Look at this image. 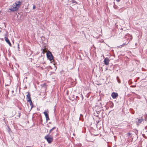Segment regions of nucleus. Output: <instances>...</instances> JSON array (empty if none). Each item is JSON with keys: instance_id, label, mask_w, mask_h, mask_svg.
Instances as JSON below:
<instances>
[{"instance_id": "obj_1", "label": "nucleus", "mask_w": 147, "mask_h": 147, "mask_svg": "<svg viewBox=\"0 0 147 147\" xmlns=\"http://www.w3.org/2000/svg\"><path fill=\"white\" fill-rule=\"evenodd\" d=\"M22 3V2L16 1L12 5L10 6L9 10L12 12L17 11L21 5Z\"/></svg>"}, {"instance_id": "obj_2", "label": "nucleus", "mask_w": 147, "mask_h": 147, "mask_svg": "<svg viewBox=\"0 0 147 147\" xmlns=\"http://www.w3.org/2000/svg\"><path fill=\"white\" fill-rule=\"evenodd\" d=\"M50 135L48 134L45 137V138L46 139L49 143H51L53 141L52 137H50Z\"/></svg>"}, {"instance_id": "obj_3", "label": "nucleus", "mask_w": 147, "mask_h": 147, "mask_svg": "<svg viewBox=\"0 0 147 147\" xmlns=\"http://www.w3.org/2000/svg\"><path fill=\"white\" fill-rule=\"evenodd\" d=\"M47 57L50 61L53 59V57L51 52L48 51L47 53Z\"/></svg>"}, {"instance_id": "obj_4", "label": "nucleus", "mask_w": 147, "mask_h": 147, "mask_svg": "<svg viewBox=\"0 0 147 147\" xmlns=\"http://www.w3.org/2000/svg\"><path fill=\"white\" fill-rule=\"evenodd\" d=\"M49 112L48 111H45L43 113L45 115L47 121L49 120Z\"/></svg>"}, {"instance_id": "obj_5", "label": "nucleus", "mask_w": 147, "mask_h": 147, "mask_svg": "<svg viewBox=\"0 0 147 147\" xmlns=\"http://www.w3.org/2000/svg\"><path fill=\"white\" fill-rule=\"evenodd\" d=\"M110 61V60L108 58H105L103 61L104 64L107 65H109Z\"/></svg>"}, {"instance_id": "obj_6", "label": "nucleus", "mask_w": 147, "mask_h": 147, "mask_svg": "<svg viewBox=\"0 0 147 147\" xmlns=\"http://www.w3.org/2000/svg\"><path fill=\"white\" fill-rule=\"evenodd\" d=\"M111 95L113 98L115 99L118 96V95L117 93L113 92L112 93Z\"/></svg>"}, {"instance_id": "obj_7", "label": "nucleus", "mask_w": 147, "mask_h": 147, "mask_svg": "<svg viewBox=\"0 0 147 147\" xmlns=\"http://www.w3.org/2000/svg\"><path fill=\"white\" fill-rule=\"evenodd\" d=\"M26 99L27 101H30L31 99L30 95L29 92L28 93V94L26 95Z\"/></svg>"}, {"instance_id": "obj_8", "label": "nucleus", "mask_w": 147, "mask_h": 147, "mask_svg": "<svg viewBox=\"0 0 147 147\" xmlns=\"http://www.w3.org/2000/svg\"><path fill=\"white\" fill-rule=\"evenodd\" d=\"M127 37H128V38H129V41L131 40L132 39V36L129 34H127L125 36V37L126 38H127Z\"/></svg>"}, {"instance_id": "obj_9", "label": "nucleus", "mask_w": 147, "mask_h": 147, "mask_svg": "<svg viewBox=\"0 0 147 147\" xmlns=\"http://www.w3.org/2000/svg\"><path fill=\"white\" fill-rule=\"evenodd\" d=\"M129 42H125L123 43L122 45L119 46V47L121 48L122 47H123L125 45H127L128 43Z\"/></svg>"}, {"instance_id": "obj_10", "label": "nucleus", "mask_w": 147, "mask_h": 147, "mask_svg": "<svg viewBox=\"0 0 147 147\" xmlns=\"http://www.w3.org/2000/svg\"><path fill=\"white\" fill-rule=\"evenodd\" d=\"M143 119H138V123H141L143 121Z\"/></svg>"}, {"instance_id": "obj_11", "label": "nucleus", "mask_w": 147, "mask_h": 147, "mask_svg": "<svg viewBox=\"0 0 147 147\" xmlns=\"http://www.w3.org/2000/svg\"><path fill=\"white\" fill-rule=\"evenodd\" d=\"M5 41L7 43H8L9 42H10L9 40V39H8V38L6 37H5Z\"/></svg>"}, {"instance_id": "obj_12", "label": "nucleus", "mask_w": 147, "mask_h": 147, "mask_svg": "<svg viewBox=\"0 0 147 147\" xmlns=\"http://www.w3.org/2000/svg\"><path fill=\"white\" fill-rule=\"evenodd\" d=\"M56 128V127H53L52 129H51L49 131V134L52 132L53 130L55 129Z\"/></svg>"}, {"instance_id": "obj_13", "label": "nucleus", "mask_w": 147, "mask_h": 147, "mask_svg": "<svg viewBox=\"0 0 147 147\" xmlns=\"http://www.w3.org/2000/svg\"><path fill=\"white\" fill-rule=\"evenodd\" d=\"M127 136L129 138H130L131 137V133H128L127 134Z\"/></svg>"}, {"instance_id": "obj_14", "label": "nucleus", "mask_w": 147, "mask_h": 147, "mask_svg": "<svg viewBox=\"0 0 147 147\" xmlns=\"http://www.w3.org/2000/svg\"><path fill=\"white\" fill-rule=\"evenodd\" d=\"M46 86V84L44 83L41 85V86L42 87H45Z\"/></svg>"}, {"instance_id": "obj_15", "label": "nucleus", "mask_w": 147, "mask_h": 147, "mask_svg": "<svg viewBox=\"0 0 147 147\" xmlns=\"http://www.w3.org/2000/svg\"><path fill=\"white\" fill-rule=\"evenodd\" d=\"M28 102H29L30 104L31 105H32V102L31 100H30V101H28Z\"/></svg>"}, {"instance_id": "obj_16", "label": "nucleus", "mask_w": 147, "mask_h": 147, "mask_svg": "<svg viewBox=\"0 0 147 147\" xmlns=\"http://www.w3.org/2000/svg\"><path fill=\"white\" fill-rule=\"evenodd\" d=\"M35 8H36V6H35V5H33V9H34Z\"/></svg>"}, {"instance_id": "obj_17", "label": "nucleus", "mask_w": 147, "mask_h": 147, "mask_svg": "<svg viewBox=\"0 0 147 147\" xmlns=\"http://www.w3.org/2000/svg\"><path fill=\"white\" fill-rule=\"evenodd\" d=\"M10 46H11V43H10V42H9L8 43H7Z\"/></svg>"}, {"instance_id": "obj_18", "label": "nucleus", "mask_w": 147, "mask_h": 147, "mask_svg": "<svg viewBox=\"0 0 147 147\" xmlns=\"http://www.w3.org/2000/svg\"><path fill=\"white\" fill-rule=\"evenodd\" d=\"M96 122H97V123H98L99 122V121H97Z\"/></svg>"}, {"instance_id": "obj_19", "label": "nucleus", "mask_w": 147, "mask_h": 147, "mask_svg": "<svg viewBox=\"0 0 147 147\" xmlns=\"http://www.w3.org/2000/svg\"><path fill=\"white\" fill-rule=\"evenodd\" d=\"M80 116H83L82 115V114H80Z\"/></svg>"}, {"instance_id": "obj_20", "label": "nucleus", "mask_w": 147, "mask_h": 147, "mask_svg": "<svg viewBox=\"0 0 147 147\" xmlns=\"http://www.w3.org/2000/svg\"><path fill=\"white\" fill-rule=\"evenodd\" d=\"M117 79H119V78L118 77V76H117Z\"/></svg>"}, {"instance_id": "obj_21", "label": "nucleus", "mask_w": 147, "mask_h": 147, "mask_svg": "<svg viewBox=\"0 0 147 147\" xmlns=\"http://www.w3.org/2000/svg\"><path fill=\"white\" fill-rule=\"evenodd\" d=\"M117 1V2H119V0H118V1Z\"/></svg>"}, {"instance_id": "obj_22", "label": "nucleus", "mask_w": 147, "mask_h": 147, "mask_svg": "<svg viewBox=\"0 0 147 147\" xmlns=\"http://www.w3.org/2000/svg\"><path fill=\"white\" fill-rule=\"evenodd\" d=\"M106 70H107V68H106Z\"/></svg>"}]
</instances>
